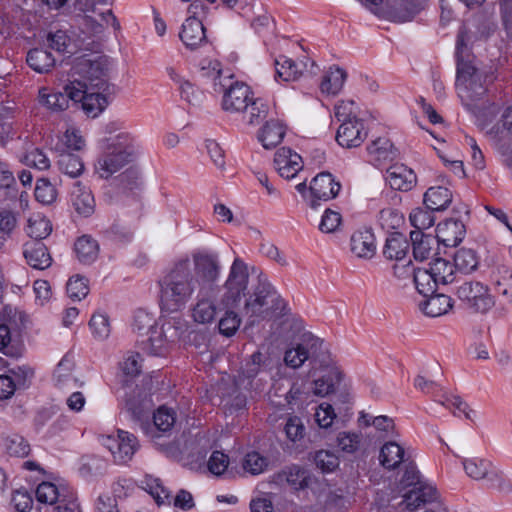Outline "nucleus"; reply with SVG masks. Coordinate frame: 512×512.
<instances>
[{"label": "nucleus", "mask_w": 512, "mask_h": 512, "mask_svg": "<svg viewBox=\"0 0 512 512\" xmlns=\"http://www.w3.org/2000/svg\"><path fill=\"white\" fill-rule=\"evenodd\" d=\"M185 326L181 318L166 319L159 326L154 315L143 309L135 312L132 324L142 350L154 356L164 355L168 344L181 338Z\"/></svg>", "instance_id": "obj_1"}, {"label": "nucleus", "mask_w": 512, "mask_h": 512, "mask_svg": "<svg viewBox=\"0 0 512 512\" xmlns=\"http://www.w3.org/2000/svg\"><path fill=\"white\" fill-rule=\"evenodd\" d=\"M196 285L189 259L177 262L160 281L162 308L171 312L182 309L193 296Z\"/></svg>", "instance_id": "obj_2"}, {"label": "nucleus", "mask_w": 512, "mask_h": 512, "mask_svg": "<svg viewBox=\"0 0 512 512\" xmlns=\"http://www.w3.org/2000/svg\"><path fill=\"white\" fill-rule=\"evenodd\" d=\"M467 33L460 31L456 41L457 77L456 90L462 104L474 111L486 94V87L482 81V75L468 61H464L462 54L466 48Z\"/></svg>", "instance_id": "obj_3"}, {"label": "nucleus", "mask_w": 512, "mask_h": 512, "mask_svg": "<svg viewBox=\"0 0 512 512\" xmlns=\"http://www.w3.org/2000/svg\"><path fill=\"white\" fill-rule=\"evenodd\" d=\"M138 143L129 132H120L109 138L96 164V173L104 179L132 162L138 153Z\"/></svg>", "instance_id": "obj_4"}, {"label": "nucleus", "mask_w": 512, "mask_h": 512, "mask_svg": "<svg viewBox=\"0 0 512 512\" xmlns=\"http://www.w3.org/2000/svg\"><path fill=\"white\" fill-rule=\"evenodd\" d=\"M218 61H209L202 67V74L213 80L214 90L223 92L222 107L231 113L243 112L253 100L250 87L244 83L232 82L231 75H224Z\"/></svg>", "instance_id": "obj_5"}, {"label": "nucleus", "mask_w": 512, "mask_h": 512, "mask_svg": "<svg viewBox=\"0 0 512 512\" xmlns=\"http://www.w3.org/2000/svg\"><path fill=\"white\" fill-rule=\"evenodd\" d=\"M193 278L201 294H211L218 283L222 265L216 251L200 249L192 253Z\"/></svg>", "instance_id": "obj_6"}, {"label": "nucleus", "mask_w": 512, "mask_h": 512, "mask_svg": "<svg viewBox=\"0 0 512 512\" xmlns=\"http://www.w3.org/2000/svg\"><path fill=\"white\" fill-rule=\"evenodd\" d=\"M109 63L104 57H80L73 64V76L80 77L91 88L116 93V86L109 82Z\"/></svg>", "instance_id": "obj_7"}, {"label": "nucleus", "mask_w": 512, "mask_h": 512, "mask_svg": "<svg viewBox=\"0 0 512 512\" xmlns=\"http://www.w3.org/2000/svg\"><path fill=\"white\" fill-rule=\"evenodd\" d=\"M249 285V272L246 263L239 257H236L228 272L224 283V293L221 297V303L227 308L236 307L246 295Z\"/></svg>", "instance_id": "obj_8"}, {"label": "nucleus", "mask_w": 512, "mask_h": 512, "mask_svg": "<svg viewBox=\"0 0 512 512\" xmlns=\"http://www.w3.org/2000/svg\"><path fill=\"white\" fill-rule=\"evenodd\" d=\"M280 296L268 282H260L253 294L246 300L245 314L252 318V322L265 319L278 308L276 302Z\"/></svg>", "instance_id": "obj_9"}, {"label": "nucleus", "mask_w": 512, "mask_h": 512, "mask_svg": "<svg viewBox=\"0 0 512 512\" xmlns=\"http://www.w3.org/2000/svg\"><path fill=\"white\" fill-rule=\"evenodd\" d=\"M462 465L468 477L476 481H483L490 488L504 490L509 486L502 471L488 459L464 458Z\"/></svg>", "instance_id": "obj_10"}, {"label": "nucleus", "mask_w": 512, "mask_h": 512, "mask_svg": "<svg viewBox=\"0 0 512 512\" xmlns=\"http://www.w3.org/2000/svg\"><path fill=\"white\" fill-rule=\"evenodd\" d=\"M458 299L470 310L486 313L494 306L493 296L486 285L479 281L467 280L456 289Z\"/></svg>", "instance_id": "obj_11"}, {"label": "nucleus", "mask_w": 512, "mask_h": 512, "mask_svg": "<svg viewBox=\"0 0 512 512\" xmlns=\"http://www.w3.org/2000/svg\"><path fill=\"white\" fill-rule=\"evenodd\" d=\"M101 443L111 452L114 461L119 464L130 461L139 448L137 438L124 430H118L116 435H103Z\"/></svg>", "instance_id": "obj_12"}, {"label": "nucleus", "mask_w": 512, "mask_h": 512, "mask_svg": "<svg viewBox=\"0 0 512 512\" xmlns=\"http://www.w3.org/2000/svg\"><path fill=\"white\" fill-rule=\"evenodd\" d=\"M265 365L264 356L259 351L250 356V360L245 364L241 374L236 380V385L244 390H262L264 387L265 377L256 379L259 375L266 374L262 367Z\"/></svg>", "instance_id": "obj_13"}, {"label": "nucleus", "mask_w": 512, "mask_h": 512, "mask_svg": "<svg viewBox=\"0 0 512 512\" xmlns=\"http://www.w3.org/2000/svg\"><path fill=\"white\" fill-rule=\"evenodd\" d=\"M315 63L308 57L293 61L286 56H279L275 60V80L280 82H289L299 79L305 71L314 73Z\"/></svg>", "instance_id": "obj_14"}, {"label": "nucleus", "mask_w": 512, "mask_h": 512, "mask_svg": "<svg viewBox=\"0 0 512 512\" xmlns=\"http://www.w3.org/2000/svg\"><path fill=\"white\" fill-rule=\"evenodd\" d=\"M367 137V131L364 122L358 116L353 120L341 123L337 130L336 141L345 148H354L360 146Z\"/></svg>", "instance_id": "obj_15"}, {"label": "nucleus", "mask_w": 512, "mask_h": 512, "mask_svg": "<svg viewBox=\"0 0 512 512\" xmlns=\"http://www.w3.org/2000/svg\"><path fill=\"white\" fill-rule=\"evenodd\" d=\"M341 185L336 182L332 174L328 172H322L316 175L311 181L309 190L312 199L310 200V206H316V200L328 201L337 196L340 191Z\"/></svg>", "instance_id": "obj_16"}, {"label": "nucleus", "mask_w": 512, "mask_h": 512, "mask_svg": "<svg viewBox=\"0 0 512 512\" xmlns=\"http://www.w3.org/2000/svg\"><path fill=\"white\" fill-rule=\"evenodd\" d=\"M274 166L281 177L291 179L302 170L303 160L292 149L282 147L275 153Z\"/></svg>", "instance_id": "obj_17"}, {"label": "nucleus", "mask_w": 512, "mask_h": 512, "mask_svg": "<svg viewBox=\"0 0 512 512\" xmlns=\"http://www.w3.org/2000/svg\"><path fill=\"white\" fill-rule=\"evenodd\" d=\"M273 480L279 485L287 484L294 490H304L311 486L313 477L307 469L291 465L275 474Z\"/></svg>", "instance_id": "obj_18"}, {"label": "nucleus", "mask_w": 512, "mask_h": 512, "mask_svg": "<svg viewBox=\"0 0 512 512\" xmlns=\"http://www.w3.org/2000/svg\"><path fill=\"white\" fill-rule=\"evenodd\" d=\"M385 180L394 190L409 191L416 184V175L407 166L394 164L387 169Z\"/></svg>", "instance_id": "obj_19"}, {"label": "nucleus", "mask_w": 512, "mask_h": 512, "mask_svg": "<svg viewBox=\"0 0 512 512\" xmlns=\"http://www.w3.org/2000/svg\"><path fill=\"white\" fill-rule=\"evenodd\" d=\"M175 422V412L170 408L162 406L153 415V425L143 429L152 440H155L162 435L170 434Z\"/></svg>", "instance_id": "obj_20"}, {"label": "nucleus", "mask_w": 512, "mask_h": 512, "mask_svg": "<svg viewBox=\"0 0 512 512\" xmlns=\"http://www.w3.org/2000/svg\"><path fill=\"white\" fill-rule=\"evenodd\" d=\"M466 233L464 224L459 220L449 219L439 223L436 228L437 242L446 247L457 246Z\"/></svg>", "instance_id": "obj_21"}, {"label": "nucleus", "mask_w": 512, "mask_h": 512, "mask_svg": "<svg viewBox=\"0 0 512 512\" xmlns=\"http://www.w3.org/2000/svg\"><path fill=\"white\" fill-rule=\"evenodd\" d=\"M32 372L25 367L9 370L8 374L0 375V399H9L17 388L25 386Z\"/></svg>", "instance_id": "obj_22"}, {"label": "nucleus", "mask_w": 512, "mask_h": 512, "mask_svg": "<svg viewBox=\"0 0 512 512\" xmlns=\"http://www.w3.org/2000/svg\"><path fill=\"white\" fill-rule=\"evenodd\" d=\"M351 252L358 258L371 259L376 253L375 236L371 230H358L350 239Z\"/></svg>", "instance_id": "obj_23"}, {"label": "nucleus", "mask_w": 512, "mask_h": 512, "mask_svg": "<svg viewBox=\"0 0 512 512\" xmlns=\"http://www.w3.org/2000/svg\"><path fill=\"white\" fill-rule=\"evenodd\" d=\"M179 36L186 47L197 48L206 40L202 21L195 16L188 17L182 25Z\"/></svg>", "instance_id": "obj_24"}, {"label": "nucleus", "mask_w": 512, "mask_h": 512, "mask_svg": "<svg viewBox=\"0 0 512 512\" xmlns=\"http://www.w3.org/2000/svg\"><path fill=\"white\" fill-rule=\"evenodd\" d=\"M436 498V488L423 480L404 495V503L407 509L416 510L422 504L432 502Z\"/></svg>", "instance_id": "obj_25"}, {"label": "nucleus", "mask_w": 512, "mask_h": 512, "mask_svg": "<svg viewBox=\"0 0 512 512\" xmlns=\"http://www.w3.org/2000/svg\"><path fill=\"white\" fill-rule=\"evenodd\" d=\"M71 202L76 212L84 217L94 213V196L91 190L80 182H76L72 188Z\"/></svg>", "instance_id": "obj_26"}, {"label": "nucleus", "mask_w": 512, "mask_h": 512, "mask_svg": "<svg viewBox=\"0 0 512 512\" xmlns=\"http://www.w3.org/2000/svg\"><path fill=\"white\" fill-rule=\"evenodd\" d=\"M74 362L69 355H65L58 363L53 379L55 385L60 389H73L81 387L83 382L73 376Z\"/></svg>", "instance_id": "obj_27"}, {"label": "nucleus", "mask_w": 512, "mask_h": 512, "mask_svg": "<svg viewBox=\"0 0 512 512\" xmlns=\"http://www.w3.org/2000/svg\"><path fill=\"white\" fill-rule=\"evenodd\" d=\"M410 245L407 238L398 232L390 234L383 247V255L389 261L402 262L405 260Z\"/></svg>", "instance_id": "obj_28"}, {"label": "nucleus", "mask_w": 512, "mask_h": 512, "mask_svg": "<svg viewBox=\"0 0 512 512\" xmlns=\"http://www.w3.org/2000/svg\"><path fill=\"white\" fill-rule=\"evenodd\" d=\"M23 255L27 263L34 269L44 270L51 265V256L42 242L25 243Z\"/></svg>", "instance_id": "obj_29"}, {"label": "nucleus", "mask_w": 512, "mask_h": 512, "mask_svg": "<svg viewBox=\"0 0 512 512\" xmlns=\"http://www.w3.org/2000/svg\"><path fill=\"white\" fill-rule=\"evenodd\" d=\"M72 493L65 486H57L52 482H41L35 491L36 499L40 503L53 505L56 502L62 503L66 501Z\"/></svg>", "instance_id": "obj_30"}, {"label": "nucleus", "mask_w": 512, "mask_h": 512, "mask_svg": "<svg viewBox=\"0 0 512 512\" xmlns=\"http://www.w3.org/2000/svg\"><path fill=\"white\" fill-rule=\"evenodd\" d=\"M115 94L103 92L102 90L87 93L81 102L84 113L91 118L99 116L107 108Z\"/></svg>", "instance_id": "obj_31"}, {"label": "nucleus", "mask_w": 512, "mask_h": 512, "mask_svg": "<svg viewBox=\"0 0 512 512\" xmlns=\"http://www.w3.org/2000/svg\"><path fill=\"white\" fill-rule=\"evenodd\" d=\"M453 199L452 192L443 186L430 187L424 194V204L431 211H443Z\"/></svg>", "instance_id": "obj_32"}, {"label": "nucleus", "mask_w": 512, "mask_h": 512, "mask_svg": "<svg viewBox=\"0 0 512 512\" xmlns=\"http://www.w3.org/2000/svg\"><path fill=\"white\" fill-rule=\"evenodd\" d=\"M209 295L198 293L197 302L192 309V318L196 323L210 324L216 318L217 307Z\"/></svg>", "instance_id": "obj_33"}, {"label": "nucleus", "mask_w": 512, "mask_h": 512, "mask_svg": "<svg viewBox=\"0 0 512 512\" xmlns=\"http://www.w3.org/2000/svg\"><path fill=\"white\" fill-rule=\"evenodd\" d=\"M346 78L347 74L342 68L335 65L329 67L325 71L320 83L321 92L326 95L338 94L342 90Z\"/></svg>", "instance_id": "obj_34"}, {"label": "nucleus", "mask_w": 512, "mask_h": 512, "mask_svg": "<svg viewBox=\"0 0 512 512\" xmlns=\"http://www.w3.org/2000/svg\"><path fill=\"white\" fill-rule=\"evenodd\" d=\"M379 461L383 467L390 470L395 469L406 461L405 450L394 441L387 442L380 449Z\"/></svg>", "instance_id": "obj_35"}, {"label": "nucleus", "mask_w": 512, "mask_h": 512, "mask_svg": "<svg viewBox=\"0 0 512 512\" xmlns=\"http://www.w3.org/2000/svg\"><path fill=\"white\" fill-rule=\"evenodd\" d=\"M412 241L413 256L418 261H424L428 259L437 242L431 235H426L421 231H412L410 233Z\"/></svg>", "instance_id": "obj_36"}, {"label": "nucleus", "mask_w": 512, "mask_h": 512, "mask_svg": "<svg viewBox=\"0 0 512 512\" xmlns=\"http://www.w3.org/2000/svg\"><path fill=\"white\" fill-rule=\"evenodd\" d=\"M74 251L80 262L90 264L98 257L99 245L91 236L83 235L76 240Z\"/></svg>", "instance_id": "obj_37"}, {"label": "nucleus", "mask_w": 512, "mask_h": 512, "mask_svg": "<svg viewBox=\"0 0 512 512\" xmlns=\"http://www.w3.org/2000/svg\"><path fill=\"white\" fill-rule=\"evenodd\" d=\"M422 304V311L430 317H439L452 308V299L445 294H432Z\"/></svg>", "instance_id": "obj_38"}, {"label": "nucleus", "mask_w": 512, "mask_h": 512, "mask_svg": "<svg viewBox=\"0 0 512 512\" xmlns=\"http://www.w3.org/2000/svg\"><path fill=\"white\" fill-rule=\"evenodd\" d=\"M285 135V129L277 121L267 122L258 134V140L265 149H270L278 145Z\"/></svg>", "instance_id": "obj_39"}, {"label": "nucleus", "mask_w": 512, "mask_h": 512, "mask_svg": "<svg viewBox=\"0 0 512 512\" xmlns=\"http://www.w3.org/2000/svg\"><path fill=\"white\" fill-rule=\"evenodd\" d=\"M368 153L376 162H385L393 160L397 153L391 141L386 137H379L374 140L368 147Z\"/></svg>", "instance_id": "obj_40"}, {"label": "nucleus", "mask_w": 512, "mask_h": 512, "mask_svg": "<svg viewBox=\"0 0 512 512\" xmlns=\"http://www.w3.org/2000/svg\"><path fill=\"white\" fill-rule=\"evenodd\" d=\"M141 485L154 498L157 504H170L172 502L170 491L164 487L161 479L153 475H146L141 481Z\"/></svg>", "instance_id": "obj_41"}, {"label": "nucleus", "mask_w": 512, "mask_h": 512, "mask_svg": "<svg viewBox=\"0 0 512 512\" xmlns=\"http://www.w3.org/2000/svg\"><path fill=\"white\" fill-rule=\"evenodd\" d=\"M28 65L38 73H47L55 65V59L50 52L43 49H32L27 54Z\"/></svg>", "instance_id": "obj_42"}, {"label": "nucleus", "mask_w": 512, "mask_h": 512, "mask_svg": "<svg viewBox=\"0 0 512 512\" xmlns=\"http://www.w3.org/2000/svg\"><path fill=\"white\" fill-rule=\"evenodd\" d=\"M26 233L29 237L42 240L52 232L50 221L40 213L32 214L27 220Z\"/></svg>", "instance_id": "obj_43"}, {"label": "nucleus", "mask_w": 512, "mask_h": 512, "mask_svg": "<svg viewBox=\"0 0 512 512\" xmlns=\"http://www.w3.org/2000/svg\"><path fill=\"white\" fill-rule=\"evenodd\" d=\"M454 268L464 274L474 272L479 266V257L475 250L460 248L454 255Z\"/></svg>", "instance_id": "obj_44"}, {"label": "nucleus", "mask_w": 512, "mask_h": 512, "mask_svg": "<svg viewBox=\"0 0 512 512\" xmlns=\"http://www.w3.org/2000/svg\"><path fill=\"white\" fill-rule=\"evenodd\" d=\"M0 352L9 357L21 355V345L18 336L5 323L0 324Z\"/></svg>", "instance_id": "obj_45"}, {"label": "nucleus", "mask_w": 512, "mask_h": 512, "mask_svg": "<svg viewBox=\"0 0 512 512\" xmlns=\"http://www.w3.org/2000/svg\"><path fill=\"white\" fill-rule=\"evenodd\" d=\"M2 447L7 454L14 457H26L30 452V445L23 436L11 433L2 437Z\"/></svg>", "instance_id": "obj_46"}, {"label": "nucleus", "mask_w": 512, "mask_h": 512, "mask_svg": "<svg viewBox=\"0 0 512 512\" xmlns=\"http://www.w3.org/2000/svg\"><path fill=\"white\" fill-rule=\"evenodd\" d=\"M413 282L423 296L434 294L439 286L429 268H415Z\"/></svg>", "instance_id": "obj_47"}, {"label": "nucleus", "mask_w": 512, "mask_h": 512, "mask_svg": "<svg viewBox=\"0 0 512 512\" xmlns=\"http://www.w3.org/2000/svg\"><path fill=\"white\" fill-rule=\"evenodd\" d=\"M429 269L438 285L452 283L455 279L454 265L446 259H435L431 264H429Z\"/></svg>", "instance_id": "obj_48"}, {"label": "nucleus", "mask_w": 512, "mask_h": 512, "mask_svg": "<svg viewBox=\"0 0 512 512\" xmlns=\"http://www.w3.org/2000/svg\"><path fill=\"white\" fill-rule=\"evenodd\" d=\"M40 103L52 111H63L68 108V99L64 93L53 92L48 88L39 90Z\"/></svg>", "instance_id": "obj_49"}, {"label": "nucleus", "mask_w": 512, "mask_h": 512, "mask_svg": "<svg viewBox=\"0 0 512 512\" xmlns=\"http://www.w3.org/2000/svg\"><path fill=\"white\" fill-rule=\"evenodd\" d=\"M242 113L243 119L255 126L267 117L268 105L262 99H253Z\"/></svg>", "instance_id": "obj_50"}, {"label": "nucleus", "mask_w": 512, "mask_h": 512, "mask_svg": "<svg viewBox=\"0 0 512 512\" xmlns=\"http://www.w3.org/2000/svg\"><path fill=\"white\" fill-rule=\"evenodd\" d=\"M341 381V373L336 370H330L326 375L314 381L313 393L324 397L332 393L335 385Z\"/></svg>", "instance_id": "obj_51"}, {"label": "nucleus", "mask_w": 512, "mask_h": 512, "mask_svg": "<svg viewBox=\"0 0 512 512\" xmlns=\"http://www.w3.org/2000/svg\"><path fill=\"white\" fill-rule=\"evenodd\" d=\"M359 422L365 427L373 426L377 431L390 433L393 432L394 420L386 415L373 416L370 413L361 412Z\"/></svg>", "instance_id": "obj_52"}, {"label": "nucleus", "mask_w": 512, "mask_h": 512, "mask_svg": "<svg viewBox=\"0 0 512 512\" xmlns=\"http://www.w3.org/2000/svg\"><path fill=\"white\" fill-rule=\"evenodd\" d=\"M58 165L61 172L72 178L78 177L84 170L81 158L72 153H62L59 157Z\"/></svg>", "instance_id": "obj_53"}, {"label": "nucleus", "mask_w": 512, "mask_h": 512, "mask_svg": "<svg viewBox=\"0 0 512 512\" xmlns=\"http://www.w3.org/2000/svg\"><path fill=\"white\" fill-rule=\"evenodd\" d=\"M71 80L64 87V95L67 96L68 101L82 102L87 95L88 84L78 76H73L71 71Z\"/></svg>", "instance_id": "obj_54"}, {"label": "nucleus", "mask_w": 512, "mask_h": 512, "mask_svg": "<svg viewBox=\"0 0 512 512\" xmlns=\"http://www.w3.org/2000/svg\"><path fill=\"white\" fill-rule=\"evenodd\" d=\"M433 212L424 208H415L410 213L409 219L411 225L415 228L414 231H421L430 228L434 222L435 218L433 216Z\"/></svg>", "instance_id": "obj_55"}, {"label": "nucleus", "mask_w": 512, "mask_h": 512, "mask_svg": "<svg viewBox=\"0 0 512 512\" xmlns=\"http://www.w3.org/2000/svg\"><path fill=\"white\" fill-rule=\"evenodd\" d=\"M242 467L245 472L252 475L263 473L268 467V460L258 452L247 453L243 459Z\"/></svg>", "instance_id": "obj_56"}, {"label": "nucleus", "mask_w": 512, "mask_h": 512, "mask_svg": "<svg viewBox=\"0 0 512 512\" xmlns=\"http://www.w3.org/2000/svg\"><path fill=\"white\" fill-rule=\"evenodd\" d=\"M66 290L70 299L80 301L85 298L89 292L87 280L78 275L73 276L67 282Z\"/></svg>", "instance_id": "obj_57"}, {"label": "nucleus", "mask_w": 512, "mask_h": 512, "mask_svg": "<svg viewBox=\"0 0 512 512\" xmlns=\"http://www.w3.org/2000/svg\"><path fill=\"white\" fill-rule=\"evenodd\" d=\"M21 162L26 166L34 167L38 170H46L50 167V160L47 155L39 148H33L23 155Z\"/></svg>", "instance_id": "obj_58"}, {"label": "nucleus", "mask_w": 512, "mask_h": 512, "mask_svg": "<svg viewBox=\"0 0 512 512\" xmlns=\"http://www.w3.org/2000/svg\"><path fill=\"white\" fill-rule=\"evenodd\" d=\"M56 188L47 180L39 179L35 187V198L42 204H51L56 200Z\"/></svg>", "instance_id": "obj_59"}, {"label": "nucleus", "mask_w": 512, "mask_h": 512, "mask_svg": "<svg viewBox=\"0 0 512 512\" xmlns=\"http://www.w3.org/2000/svg\"><path fill=\"white\" fill-rule=\"evenodd\" d=\"M240 324L241 319L238 314L232 310H227L219 320L218 329L222 335L230 337L236 333Z\"/></svg>", "instance_id": "obj_60"}, {"label": "nucleus", "mask_w": 512, "mask_h": 512, "mask_svg": "<svg viewBox=\"0 0 512 512\" xmlns=\"http://www.w3.org/2000/svg\"><path fill=\"white\" fill-rule=\"evenodd\" d=\"M89 325L93 336L98 340H105L110 335L109 319L104 314H94Z\"/></svg>", "instance_id": "obj_61"}, {"label": "nucleus", "mask_w": 512, "mask_h": 512, "mask_svg": "<svg viewBox=\"0 0 512 512\" xmlns=\"http://www.w3.org/2000/svg\"><path fill=\"white\" fill-rule=\"evenodd\" d=\"M314 461L316 466L324 473L332 472L339 466L338 457L328 450H320L316 452Z\"/></svg>", "instance_id": "obj_62"}, {"label": "nucleus", "mask_w": 512, "mask_h": 512, "mask_svg": "<svg viewBox=\"0 0 512 512\" xmlns=\"http://www.w3.org/2000/svg\"><path fill=\"white\" fill-rule=\"evenodd\" d=\"M308 357L309 352L307 348L304 345L299 344L285 352L284 361L287 366L296 369L302 366Z\"/></svg>", "instance_id": "obj_63"}, {"label": "nucleus", "mask_w": 512, "mask_h": 512, "mask_svg": "<svg viewBox=\"0 0 512 512\" xmlns=\"http://www.w3.org/2000/svg\"><path fill=\"white\" fill-rule=\"evenodd\" d=\"M495 285L498 293L507 297L509 302L512 303V273L508 269H498Z\"/></svg>", "instance_id": "obj_64"}]
</instances>
